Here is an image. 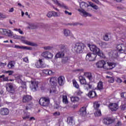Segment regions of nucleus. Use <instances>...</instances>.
Returning a JSON list of instances; mask_svg holds the SVG:
<instances>
[{
    "label": "nucleus",
    "mask_w": 126,
    "mask_h": 126,
    "mask_svg": "<svg viewBox=\"0 0 126 126\" xmlns=\"http://www.w3.org/2000/svg\"><path fill=\"white\" fill-rule=\"evenodd\" d=\"M53 2L59 7H62L64 9H68V7L63 3H60L58 0H52Z\"/></svg>",
    "instance_id": "f8f14e48"
},
{
    "label": "nucleus",
    "mask_w": 126,
    "mask_h": 126,
    "mask_svg": "<svg viewBox=\"0 0 126 126\" xmlns=\"http://www.w3.org/2000/svg\"><path fill=\"white\" fill-rule=\"evenodd\" d=\"M87 46L89 47L90 51L92 52L93 54L96 56L97 55L98 57H100V58H102V59H105V58H106L105 55L103 53V51H101L97 46L88 44Z\"/></svg>",
    "instance_id": "f257e3e1"
},
{
    "label": "nucleus",
    "mask_w": 126,
    "mask_h": 126,
    "mask_svg": "<svg viewBox=\"0 0 126 126\" xmlns=\"http://www.w3.org/2000/svg\"><path fill=\"white\" fill-rule=\"evenodd\" d=\"M88 6H89V5H88V4H87L86 2H81L80 3V7L81 9H78V11H79L80 14L82 15V16H83L84 17H87V16L91 17V16H92V15L86 12L84 10V8H86V7H88Z\"/></svg>",
    "instance_id": "f03ea898"
},
{
    "label": "nucleus",
    "mask_w": 126,
    "mask_h": 126,
    "mask_svg": "<svg viewBox=\"0 0 126 126\" xmlns=\"http://www.w3.org/2000/svg\"><path fill=\"white\" fill-rule=\"evenodd\" d=\"M67 123L70 126H73V125H74V121L71 117H69L67 118Z\"/></svg>",
    "instance_id": "c85d7f7f"
},
{
    "label": "nucleus",
    "mask_w": 126,
    "mask_h": 126,
    "mask_svg": "<svg viewBox=\"0 0 126 126\" xmlns=\"http://www.w3.org/2000/svg\"><path fill=\"white\" fill-rule=\"evenodd\" d=\"M50 93H55L56 92V88H53L50 89Z\"/></svg>",
    "instance_id": "e2e57ef3"
},
{
    "label": "nucleus",
    "mask_w": 126,
    "mask_h": 126,
    "mask_svg": "<svg viewBox=\"0 0 126 126\" xmlns=\"http://www.w3.org/2000/svg\"><path fill=\"white\" fill-rule=\"evenodd\" d=\"M72 82H73V85L74 87H75L77 89H79V85H78V84L77 83V82H76V81L75 80H73Z\"/></svg>",
    "instance_id": "4c0bfd02"
},
{
    "label": "nucleus",
    "mask_w": 126,
    "mask_h": 126,
    "mask_svg": "<svg viewBox=\"0 0 126 126\" xmlns=\"http://www.w3.org/2000/svg\"><path fill=\"white\" fill-rule=\"evenodd\" d=\"M4 73H9V75H12V74L13 73V71H4L3 72Z\"/></svg>",
    "instance_id": "09e8293b"
},
{
    "label": "nucleus",
    "mask_w": 126,
    "mask_h": 126,
    "mask_svg": "<svg viewBox=\"0 0 126 126\" xmlns=\"http://www.w3.org/2000/svg\"><path fill=\"white\" fill-rule=\"evenodd\" d=\"M47 16L49 18H50V17H52V16H53L52 11L48 12L47 14Z\"/></svg>",
    "instance_id": "5fc2aeb1"
},
{
    "label": "nucleus",
    "mask_w": 126,
    "mask_h": 126,
    "mask_svg": "<svg viewBox=\"0 0 126 126\" xmlns=\"http://www.w3.org/2000/svg\"><path fill=\"white\" fill-rule=\"evenodd\" d=\"M97 88L99 90H102L103 89V83L99 82L97 85Z\"/></svg>",
    "instance_id": "37998d69"
},
{
    "label": "nucleus",
    "mask_w": 126,
    "mask_h": 126,
    "mask_svg": "<svg viewBox=\"0 0 126 126\" xmlns=\"http://www.w3.org/2000/svg\"><path fill=\"white\" fill-rule=\"evenodd\" d=\"M84 75L87 77V78H88L89 80H92V75L91 73L90 72H84Z\"/></svg>",
    "instance_id": "cd10ccee"
},
{
    "label": "nucleus",
    "mask_w": 126,
    "mask_h": 126,
    "mask_svg": "<svg viewBox=\"0 0 126 126\" xmlns=\"http://www.w3.org/2000/svg\"><path fill=\"white\" fill-rule=\"evenodd\" d=\"M126 105L124 104L122 105V108H121V110L122 111H125V110H126Z\"/></svg>",
    "instance_id": "774afa93"
},
{
    "label": "nucleus",
    "mask_w": 126,
    "mask_h": 126,
    "mask_svg": "<svg viewBox=\"0 0 126 126\" xmlns=\"http://www.w3.org/2000/svg\"><path fill=\"white\" fill-rule=\"evenodd\" d=\"M63 52L64 51H63V52H59L58 53H57L55 57V59H59V58H63V57L64 56V53H63Z\"/></svg>",
    "instance_id": "bb28decb"
},
{
    "label": "nucleus",
    "mask_w": 126,
    "mask_h": 126,
    "mask_svg": "<svg viewBox=\"0 0 126 126\" xmlns=\"http://www.w3.org/2000/svg\"><path fill=\"white\" fill-rule=\"evenodd\" d=\"M32 100V97L31 95H24L23 97V103H27L29 101Z\"/></svg>",
    "instance_id": "f3484780"
},
{
    "label": "nucleus",
    "mask_w": 126,
    "mask_h": 126,
    "mask_svg": "<svg viewBox=\"0 0 126 126\" xmlns=\"http://www.w3.org/2000/svg\"><path fill=\"white\" fill-rule=\"evenodd\" d=\"M61 14L60 13H58L57 12L52 11V16H54L55 17H59V16H60Z\"/></svg>",
    "instance_id": "c03bdc74"
},
{
    "label": "nucleus",
    "mask_w": 126,
    "mask_h": 126,
    "mask_svg": "<svg viewBox=\"0 0 126 126\" xmlns=\"http://www.w3.org/2000/svg\"><path fill=\"white\" fill-rule=\"evenodd\" d=\"M84 50V44L82 43H77L72 44V51L77 53V54H80L83 52Z\"/></svg>",
    "instance_id": "7ed1b4c3"
},
{
    "label": "nucleus",
    "mask_w": 126,
    "mask_h": 126,
    "mask_svg": "<svg viewBox=\"0 0 126 126\" xmlns=\"http://www.w3.org/2000/svg\"><path fill=\"white\" fill-rule=\"evenodd\" d=\"M102 114L100 109L95 110L94 116L95 117H100Z\"/></svg>",
    "instance_id": "c9c22d12"
},
{
    "label": "nucleus",
    "mask_w": 126,
    "mask_h": 126,
    "mask_svg": "<svg viewBox=\"0 0 126 126\" xmlns=\"http://www.w3.org/2000/svg\"><path fill=\"white\" fill-rule=\"evenodd\" d=\"M71 102L73 103H77L79 101L80 98L77 96H72L70 97Z\"/></svg>",
    "instance_id": "b1692460"
},
{
    "label": "nucleus",
    "mask_w": 126,
    "mask_h": 126,
    "mask_svg": "<svg viewBox=\"0 0 126 126\" xmlns=\"http://www.w3.org/2000/svg\"><path fill=\"white\" fill-rule=\"evenodd\" d=\"M96 56L93 54V53H89L86 55V60L89 61V62H93L95 61Z\"/></svg>",
    "instance_id": "9b49d317"
},
{
    "label": "nucleus",
    "mask_w": 126,
    "mask_h": 126,
    "mask_svg": "<svg viewBox=\"0 0 126 126\" xmlns=\"http://www.w3.org/2000/svg\"><path fill=\"white\" fill-rule=\"evenodd\" d=\"M35 66L37 68H44L46 67V64L43 59H39L38 61L35 63Z\"/></svg>",
    "instance_id": "1a4fd4ad"
},
{
    "label": "nucleus",
    "mask_w": 126,
    "mask_h": 126,
    "mask_svg": "<svg viewBox=\"0 0 126 126\" xmlns=\"http://www.w3.org/2000/svg\"><path fill=\"white\" fill-rule=\"evenodd\" d=\"M85 87H87V89H88V88L90 89L92 88V86L89 84L85 85Z\"/></svg>",
    "instance_id": "338daca9"
},
{
    "label": "nucleus",
    "mask_w": 126,
    "mask_h": 126,
    "mask_svg": "<svg viewBox=\"0 0 126 126\" xmlns=\"http://www.w3.org/2000/svg\"><path fill=\"white\" fill-rule=\"evenodd\" d=\"M89 3L90 4V6L94 8V9H95V10H97V9H99V7L96 5H95V4L92 3V2H89Z\"/></svg>",
    "instance_id": "2f4dec72"
},
{
    "label": "nucleus",
    "mask_w": 126,
    "mask_h": 126,
    "mask_svg": "<svg viewBox=\"0 0 126 126\" xmlns=\"http://www.w3.org/2000/svg\"><path fill=\"white\" fill-rule=\"evenodd\" d=\"M63 102L64 104H67L68 101L67 100V96L66 95H63Z\"/></svg>",
    "instance_id": "79ce46f5"
},
{
    "label": "nucleus",
    "mask_w": 126,
    "mask_h": 126,
    "mask_svg": "<svg viewBox=\"0 0 126 126\" xmlns=\"http://www.w3.org/2000/svg\"><path fill=\"white\" fill-rule=\"evenodd\" d=\"M116 65H117V64H116V63H111V66H112V67L111 68V69H112V68H114V67H115Z\"/></svg>",
    "instance_id": "4d7b16f0"
},
{
    "label": "nucleus",
    "mask_w": 126,
    "mask_h": 126,
    "mask_svg": "<svg viewBox=\"0 0 126 126\" xmlns=\"http://www.w3.org/2000/svg\"><path fill=\"white\" fill-rule=\"evenodd\" d=\"M41 55L42 56V57H44V58H45V59H52V58L54 57L53 54L48 51H45L42 53Z\"/></svg>",
    "instance_id": "4468645a"
},
{
    "label": "nucleus",
    "mask_w": 126,
    "mask_h": 126,
    "mask_svg": "<svg viewBox=\"0 0 126 126\" xmlns=\"http://www.w3.org/2000/svg\"><path fill=\"white\" fill-rule=\"evenodd\" d=\"M15 65V62L14 61H10L7 65V67L10 69H13L14 68V66Z\"/></svg>",
    "instance_id": "412c9836"
},
{
    "label": "nucleus",
    "mask_w": 126,
    "mask_h": 126,
    "mask_svg": "<svg viewBox=\"0 0 126 126\" xmlns=\"http://www.w3.org/2000/svg\"><path fill=\"white\" fill-rule=\"evenodd\" d=\"M79 114L81 116H85L86 115V107H82L80 110Z\"/></svg>",
    "instance_id": "aec40b11"
},
{
    "label": "nucleus",
    "mask_w": 126,
    "mask_h": 126,
    "mask_svg": "<svg viewBox=\"0 0 126 126\" xmlns=\"http://www.w3.org/2000/svg\"><path fill=\"white\" fill-rule=\"evenodd\" d=\"M11 37L13 38V39H16L17 40L20 39V36L18 35L17 34H12V36H11Z\"/></svg>",
    "instance_id": "a18cd8bd"
},
{
    "label": "nucleus",
    "mask_w": 126,
    "mask_h": 126,
    "mask_svg": "<svg viewBox=\"0 0 126 126\" xmlns=\"http://www.w3.org/2000/svg\"><path fill=\"white\" fill-rule=\"evenodd\" d=\"M64 80V78L63 76H60L58 78V83L60 85H63V80Z\"/></svg>",
    "instance_id": "7c9ffc66"
},
{
    "label": "nucleus",
    "mask_w": 126,
    "mask_h": 126,
    "mask_svg": "<svg viewBox=\"0 0 126 126\" xmlns=\"http://www.w3.org/2000/svg\"><path fill=\"white\" fill-rule=\"evenodd\" d=\"M103 39L104 40V41H108L109 40V36H108V35L106 34L103 37Z\"/></svg>",
    "instance_id": "13d9d810"
},
{
    "label": "nucleus",
    "mask_w": 126,
    "mask_h": 126,
    "mask_svg": "<svg viewBox=\"0 0 126 126\" xmlns=\"http://www.w3.org/2000/svg\"><path fill=\"white\" fill-rule=\"evenodd\" d=\"M64 13L66 15H70V16H71V15L72 14V13L71 12H69L68 11H67L66 10L64 11Z\"/></svg>",
    "instance_id": "052dcab7"
},
{
    "label": "nucleus",
    "mask_w": 126,
    "mask_h": 126,
    "mask_svg": "<svg viewBox=\"0 0 126 126\" xmlns=\"http://www.w3.org/2000/svg\"><path fill=\"white\" fill-rule=\"evenodd\" d=\"M43 73L48 75H52L53 74V71L52 70L44 69L42 71Z\"/></svg>",
    "instance_id": "c756f323"
},
{
    "label": "nucleus",
    "mask_w": 126,
    "mask_h": 126,
    "mask_svg": "<svg viewBox=\"0 0 126 126\" xmlns=\"http://www.w3.org/2000/svg\"><path fill=\"white\" fill-rule=\"evenodd\" d=\"M106 105L108 106V108L110 109V107H111V102H110V100H108L106 101Z\"/></svg>",
    "instance_id": "6e6d98bb"
},
{
    "label": "nucleus",
    "mask_w": 126,
    "mask_h": 126,
    "mask_svg": "<svg viewBox=\"0 0 126 126\" xmlns=\"http://www.w3.org/2000/svg\"><path fill=\"white\" fill-rule=\"evenodd\" d=\"M92 1L94 2H95V3H96L97 4H99V5H101L102 4L100 1H98V0H92Z\"/></svg>",
    "instance_id": "603ef678"
},
{
    "label": "nucleus",
    "mask_w": 126,
    "mask_h": 126,
    "mask_svg": "<svg viewBox=\"0 0 126 126\" xmlns=\"http://www.w3.org/2000/svg\"><path fill=\"white\" fill-rule=\"evenodd\" d=\"M30 118V113L28 112H25L24 113V115L23 116V120H27L28 119H29Z\"/></svg>",
    "instance_id": "72a5a7b5"
},
{
    "label": "nucleus",
    "mask_w": 126,
    "mask_h": 126,
    "mask_svg": "<svg viewBox=\"0 0 126 126\" xmlns=\"http://www.w3.org/2000/svg\"><path fill=\"white\" fill-rule=\"evenodd\" d=\"M79 80L81 84H85L86 85V80L82 76H80L79 77Z\"/></svg>",
    "instance_id": "a878e982"
},
{
    "label": "nucleus",
    "mask_w": 126,
    "mask_h": 126,
    "mask_svg": "<svg viewBox=\"0 0 126 126\" xmlns=\"http://www.w3.org/2000/svg\"><path fill=\"white\" fill-rule=\"evenodd\" d=\"M17 88L16 86L11 83L6 84V89L7 91L10 93H14V91Z\"/></svg>",
    "instance_id": "423d86ee"
},
{
    "label": "nucleus",
    "mask_w": 126,
    "mask_h": 126,
    "mask_svg": "<svg viewBox=\"0 0 126 126\" xmlns=\"http://www.w3.org/2000/svg\"><path fill=\"white\" fill-rule=\"evenodd\" d=\"M7 17V16L1 13H0V18H2V19H4V18H6Z\"/></svg>",
    "instance_id": "8fccbe9b"
},
{
    "label": "nucleus",
    "mask_w": 126,
    "mask_h": 126,
    "mask_svg": "<svg viewBox=\"0 0 126 126\" xmlns=\"http://www.w3.org/2000/svg\"><path fill=\"white\" fill-rule=\"evenodd\" d=\"M44 50H52L53 49V47L52 46H45L43 47Z\"/></svg>",
    "instance_id": "864d4df0"
},
{
    "label": "nucleus",
    "mask_w": 126,
    "mask_h": 126,
    "mask_svg": "<svg viewBox=\"0 0 126 126\" xmlns=\"http://www.w3.org/2000/svg\"><path fill=\"white\" fill-rule=\"evenodd\" d=\"M88 96L90 98H94V97L97 96V94H96V92L92 91L88 93Z\"/></svg>",
    "instance_id": "4be33fe9"
},
{
    "label": "nucleus",
    "mask_w": 126,
    "mask_h": 126,
    "mask_svg": "<svg viewBox=\"0 0 126 126\" xmlns=\"http://www.w3.org/2000/svg\"><path fill=\"white\" fill-rule=\"evenodd\" d=\"M103 123L106 126H108L111 124V118L110 117H106L103 120Z\"/></svg>",
    "instance_id": "6ab92c4d"
},
{
    "label": "nucleus",
    "mask_w": 126,
    "mask_h": 126,
    "mask_svg": "<svg viewBox=\"0 0 126 126\" xmlns=\"http://www.w3.org/2000/svg\"><path fill=\"white\" fill-rule=\"evenodd\" d=\"M119 57V55H118V51H114L112 54V58L113 59H116Z\"/></svg>",
    "instance_id": "a19ab883"
},
{
    "label": "nucleus",
    "mask_w": 126,
    "mask_h": 126,
    "mask_svg": "<svg viewBox=\"0 0 126 126\" xmlns=\"http://www.w3.org/2000/svg\"><path fill=\"white\" fill-rule=\"evenodd\" d=\"M111 110L112 111H116L119 109V104L118 103H111Z\"/></svg>",
    "instance_id": "a211bd4d"
},
{
    "label": "nucleus",
    "mask_w": 126,
    "mask_h": 126,
    "mask_svg": "<svg viewBox=\"0 0 126 126\" xmlns=\"http://www.w3.org/2000/svg\"><path fill=\"white\" fill-rule=\"evenodd\" d=\"M68 61V57H65L63 59V63H66Z\"/></svg>",
    "instance_id": "680f3d73"
},
{
    "label": "nucleus",
    "mask_w": 126,
    "mask_h": 126,
    "mask_svg": "<svg viewBox=\"0 0 126 126\" xmlns=\"http://www.w3.org/2000/svg\"><path fill=\"white\" fill-rule=\"evenodd\" d=\"M39 104L43 107H48L50 104V98L49 97H42L39 99Z\"/></svg>",
    "instance_id": "39448f33"
},
{
    "label": "nucleus",
    "mask_w": 126,
    "mask_h": 126,
    "mask_svg": "<svg viewBox=\"0 0 126 126\" xmlns=\"http://www.w3.org/2000/svg\"><path fill=\"white\" fill-rule=\"evenodd\" d=\"M60 115H61L60 112H56L53 113V115H54L55 117H57V116H60Z\"/></svg>",
    "instance_id": "0e129e2a"
},
{
    "label": "nucleus",
    "mask_w": 126,
    "mask_h": 126,
    "mask_svg": "<svg viewBox=\"0 0 126 126\" xmlns=\"http://www.w3.org/2000/svg\"><path fill=\"white\" fill-rule=\"evenodd\" d=\"M0 33L2 34V35L8 36V37H12V35H13V32L10 31V30L4 29H0Z\"/></svg>",
    "instance_id": "0eeeda50"
},
{
    "label": "nucleus",
    "mask_w": 126,
    "mask_h": 126,
    "mask_svg": "<svg viewBox=\"0 0 126 126\" xmlns=\"http://www.w3.org/2000/svg\"><path fill=\"white\" fill-rule=\"evenodd\" d=\"M9 113V110L6 108H2L0 109V115L1 116H7Z\"/></svg>",
    "instance_id": "2eb2a0df"
},
{
    "label": "nucleus",
    "mask_w": 126,
    "mask_h": 126,
    "mask_svg": "<svg viewBox=\"0 0 126 126\" xmlns=\"http://www.w3.org/2000/svg\"><path fill=\"white\" fill-rule=\"evenodd\" d=\"M96 66L98 68H104V69H111V63L106 61V63L103 61L101 60L96 63Z\"/></svg>",
    "instance_id": "20e7f679"
},
{
    "label": "nucleus",
    "mask_w": 126,
    "mask_h": 126,
    "mask_svg": "<svg viewBox=\"0 0 126 126\" xmlns=\"http://www.w3.org/2000/svg\"><path fill=\"white\" fill-rule=\"evenodd\" d=\"M37 27L34 24H29V26L27 27L28 29H35Z\"/></svg>",
    "instance_id": "ea45409f"
},
{
    "label": "nucleus",
    "mask_w": 126,
    "mask_h": 126,
    "mask_svg": "<svg viewBox=\"0 0 126 126\" xmlns=\"http://www.w3.org/2000/svg\"><path fill=\"white\" fill-rule=\"evenodd\" d=\"M14 48L16 49H21L22 50H28V51L32 50V47L24 46L15 45Z\"/></svg>",
    "instance_id": "dca6fc26"
},
{
    "label": "nucleus",
    "mask_w": 126,
    "mask_h": 126,
    "mask_svg": "<svg viewBox=\"0 0 126 126\" xmlns=\"http://www.w3.org/2000/svg\"><path fill=\"white\" fill-rule=\"evenodd\" d=\"M30 87L32 91H36L37 89H38V82L36 81H31Z\"/></svg>",
    "instance_id": "9d476101"
},
{
    "label": "nucleus",
    "mask_w": 126,
    "mask_h": 126,
    "mask_svg": "<svg viewBox=\"0 0 126 126\" xmlns=\"http://www.w3.org/2000/svg\"><path fill=\"white\" fill-rule=\"evenodd\" d=\"M23 61H24V62H25V63H29V59H28V57L24 58L23 59Z\"/></svg>",
    "instance_id": "bf43d9fd"
},
{
    "label": "nucleus",
    "mask_w": 126,
    "mask_h": 126,
    "mask_svg": "<svg viewBox=\"0 0 126 126\" xmlns=\"http://www.w3.org/2000/svg\"><path fill=\"white\" fill-rule=\"evenodd\" d=\"M83 92L81 91L80 89H79L78 91H77L75 93V94L76 95H77L78 96H80L82 94Z\"/></svg>",
    "instance_id": "49530a36"
},
{
    "label": "nucleus",
    "mask_w": 126,
    "mask_h": 126,
    "mask_svg": "<svg viewBox=\"0 0 126 126\" xmlns=\"http://www.w3.org/2000/svg\"><path fill=\"white\" fill-rule=\"evenodd\" d=\"M25 44L28 45L29 46H32V47H38V44L36 43H34L31 41H26Z\"/></svg>",
    "instance_id": "5701e85b"
},
{
    "label": "nucleus",
    "mask_w": 126,
    "mask_h": 126,
    "mask_svg": "<svg viewBox=\"0 0 126 126\" xmlns=\"http://www.w3.org/2000/svg\"><path fill=\"white\" fill-rule=\"evenodd\" d=\"M15 79L18 83H21L22 88H26V83H23L22 82V75H16L15 76Z\"/></svg>",
    "instance_id": "6e6552de"
},
{
    "label": "nucleus",
    "mask_w": 126,
    "mask_h": 126,
    "mask_svg": "<svg viewBox=\"0 0 126 126\" xmlns=\"http://www.w3.org/2000/svg\"><path fill=\"white\" fill-rule=\"evenodd\" d=\"M116 82H117L118 83H122V82H123V80L120 78H117Z\"/></svg>",
    "instance_id": "69168bd1"
},
{
    "label": "nucleus",
    "mask_w": 126,
    "mask_h": 126,
    "mask_svg": "<svg viewBox=\"0 0 126 126\" xmlns=\"http://www.w3.org/2000/svg\"><path fill=\"white\" fill-rule=\"evenodd\" d=\"M0 80L1 81H8V77H4V75H2L0 76Z\"/></svg>",
    "instance_id": "e433bc0d"
},
{
    "label": "nucleus",
    "mask_w": 126,
    "mask_h": 126,
    "mask_svg": "<svg viewBox=\"0 0 126 126\" xmlns=\"http://www.w3.org/2000/svg\"><path fill=\"white\" fill-rule=\"evenodd\" d=\"M49 80V83L51 84V85H55L56 84V81H57V79L56 77H52L48 79Z\"/></svg>",
    "instance_id": "393cba45"
},
{
    "label": "nucleus",
    "mask_w": 126,
    "mask_h": 126,
    "mask_svg": "<svg viewBox=\"0 0 126 126\" xmlns=\"http://www.w3.org/2000/svg\"><path fill=\"white\" fill-rule=\"evenodd\" d=\"M116 49L118 52H122V53H125V52H126V46L125 44L117 45Z\"/></svg>",
    "instance_id": "ddd939ff"
},
{
    "label": "nucleus",
    "mask_w": 126,
    "mask_h": 126,
    "mask_svg": "<svg viewBox=\"0 0 126 126\" xmlns=\"http://www.w3.org/2000/svg\"><path fill=\"white\" fill-rule=\"evenodd\" d=\"M99 46L101 47V48H103V49H105V48H108V44L106 43L105 42H103L101 41L99 43Z\"/></svg>",
    "instance_id": "f704fd0d"
},
{
    "label": "nucleus",
    "mask_w": 126,
    "mask_h": 126,
    "mask_svg": "<svg viewBox=\"0 0 126 126\" xmlns=\"http://www.w3.org/2000/svg\"><path fill=\"white\" fill-rule=\"evenodd\" d=\"M120 29H122V33H124V34H125V33H126V28L122 27L121 28H120Z\"/></svg>",
    "instance_id": "3c124183"
},
{
    "label": "nucleus",
    "mask_w": 126,
    "mask_h": 126,
    "mask_svg": "<svg viewBox=\"0 0 126 126\" xmlns=\"http://www.w3.org/2000/svg\"><path fill=\"white\" fill-rule=\"evenodd\" d=\"M63 34L64 36H66V37H67V36H71V32L69 30H64Z\"/></svg>",
    "instance_id": "473e14b6"
},
{
    "label": "nucleus",
    "mask_w": 126,
    "mask_h": 126,
    "mask_svg": "<svg viewBox=\"0 0 126 126\" xmlns=\"http://www.w3.org/2000/svg\"><path fill=\"white\" fill-rule=\"evenodd\" d=\"M94 110H98L99 107H100V104L98 102H95L94 103Z\"/></svg>",
    "instance_id": "58836bf2"
},
{
    "label": "nucleus",
    "mask_w": 126,
    "mask_h": 126,
    "mask_svg": "<svg viewBox=\"0 0 126 126\" xmlns=\"http://www.w3.org/2000/svg\"><path fill=\"white\" fill-rule=\"evenodd\" d=\"M54 107V109H61L62 108V107L58 103H55Z\"/></svg>",
    "instance_id": "de8ad7c7"
}]
</instances>
